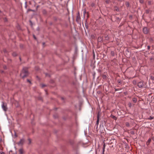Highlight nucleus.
<instances>
[{
	"instance_id": "nucleus-1",
	"label": "nucleus",
	"mask_w": 154,
	"mask_h": 154,
	"mask_svg": "<svg viewBox=\"0 0 154 154\" xmlns=\"http://www.w3.org/2000/svg\"><path fill=\"white\" fill-rule=\"evenodd\" d=\"M28 75V73L27 70L25 68H23L22 72L20 75L21 76L23 79L26 77Z\"/></svg>"
},
{
	"instance_id": "nucleus-2",
	"label": "nucleus",
	"mask_w": 154,
	"mask_h": 154,
	"mask_svg": "<svg viewBox=\"0 0 154 154\" xmlns=\"http://www.w3.org/2000/svg\"><path fill=\"white\" fill-rule=\"evenodd\" d=\"M76 21L78 24H81V18L80 16V13L79 11H78L77 14Z\"/></svg>"
},
{
	"instance_id": "nucleus-3",
	"label": "nucleus",
	"mask_w": 154,
	"mask_h": 154,
	"mask_svg": "<svg viewBox=\"0 0 154 154\" xmlns=\"http://www.w3.org/2000/svg\"><path fill=\"white\" fill-rule=\"evenodd\" d=\"M2 107L5 112H6L7 110V105L5 104L3 102H2Z\"/></svg>"
},
{
	"instance_id": "nucleus-4",
	"label": "nucleus",
	"mask_w": 154,
	"mask_h": 154,
	"mask_svg": "<svg viewBox=\"0 0 154 154\" xmlns=\"http://www.w3.org/2000/svg\"><path fill=\"white\" fill-rule=\"evenodd\" d=\"M149 29L147 27H145L143 29V32L145 34H147L149 32Z\"/></svg>"
},
{
	"instance_id": "nucleus-5",
	"label": "nucleus",
	"mask_w": 154,
	"mask_h": 154,
	"mask_svg": "<svg viewBox=\"0 0 154 154\" xmlns=\"http://www.w3.org/2000/svg\"><path fill=\"white\" fill-rule=\"evenodd\" d=\"M25 142V140L24 138H22L20 140V141L17 144L19 145H22Z\"/></svg>"
},
{
	"instance_id": "nucleus-6",
	"label": "nucleus",
	"mask_w": 154,
	"mask_h": 154,
	"mask_svg": "<svg viewBox=\"0 0 154 154\" xmlns=\"http://www.w3.org/2000/svg\"><path fill=\"white\" fill-rule=\"evenodd\" d=\"M137 86L139 88H142L143 86V82H140L137 84Z\"/></svg>"
},
{
	"instance_id": "nucleus-7",
	"label": "nucleus",
	"mask_w": 154,
	"mask_h": 154,
	"mask_svg": "<svg viewBox=\"0 0 154 154\" xmlns=\"http://www.w3.org/2000/svg\"><path fill=\"white\" fill-rule=\"evenodd\" d=\"M97 121H96V125H98V124H99V114H98L97 115Z\"/></svg>"
},
{
	"instance_id": "nucleus-8",
	"label": "nucleus",
	"mask_w": 154,
	"mask_h": 154,
	"mask_svg": "<svg viewBox=\"0 0 154 154\" xmlns=\"http://www.w3.org/2000/svg\"><path fill=\"white\" fill-rule=\"evenodd\" d=\"M125 5L127 8L131 7V5L128 2H126L125 3Z\"/></svg>"
},
{
	"instance_id": "nucleus-9",
	"label": "nucleus",
	"mask_w": 154,
	"mask_h": 154,
	"mask_svg": "<svg viewBox=\"0 0 154 154\" xmlns=\"http://www.w3.org/2000/svg\"><path fill=\"white\" fill-rule=\"evenodd\" d=\"M114 11L118 12L119 11V9L118 7H117V6H115L114 7Z\"/></svg>"
},
{
	"instance_id": "nucleus-10",
	"label": "nucleus",
	"mask_w": 154,
	"mask_h": 154,
	"mask_svg": "<svg viewBox=\"0 0 154 154\" xmlns=\"http://www.w3.org/2000/svg\"><path fill=\"white\" fill-rule=\"evenodd\" d=\"M19 152L20 154H23V150L22 149H19Z\"/></svg>"
},
{
	"instance_id": "nucleus-11",
	"label": "nucleus",
	"mask_w": 154,
	"mask_h": 154,
	"mask_svg": "<svg viewBox=\"0 0 154 154\" xmlns=\"http://www.w3.org/2000/svg\"><path fill=\"white\" fill-rule=\"evenodd\" d=\"M42 13L44 15H46L47 14V12L45 10H43L42 11Z\"/></svg>"
},
{
	"instance_id": "nucleus-12",
	"label": "nucleus",
	"mask_w": 154,
	"mask_h": 154,
	"mask_svg": "<svg viewBox=\"0 0 154 154\" xmlns=\"http://www.w3.org/2000/svg\"><path fill=\"white\" fill-rule=\"evenodd\" d=\"M151 141V139H150V138L149 139L147 142L146 143V145H148L149 144V143H150Z\"/></svg>"
},
{
	"instance_id": "nucleus-13",
	"label": "nucleus",
	"mask_w": 154,
	"mask_h": 154,
	"mask_svg": "<svg viewBox=\"0 0 154 154\" xmlns=\"http://www.w3.org/2000/svg\"><path fill=\"white\" fill-rule=\"evenodd\" d=\"M133 101L135 103H136L137 101V99L135 98H133Z\"/></svg>"
},
{
	"instance_id": "nucleus-14",
	"label": "nucleus",
	"mask_w": 154,
	"mask_h": 154,
	"mask_svg": "<svg viewBox=\"0 0 154 154\" xmlns=\"http://www.w3.org/2000/svg\"><path fill=\"white\" fill-rule=\"evenodd\" d=\"M12 54L14 57H15L17 55V54L15 52H13Z\"/></svg>"
},
{
	"instance_id": "nucleus-15",
	"label": "nucleus",
	"mask_w": 154,
	"mask_h": 154,
	"mask_svg": "<svg viewBox=\"0 0 154 154\" xmlns=\"http://www.w3.org/2000/svg\"><path fill=\"white\" fill-rule=\"evenodd\" d=\"M111 54L112 56H113L115 55V53L113 51H111Z\"/></svg>"
},
{
	"instance_id": "nucleus-16",
	"label": "nucleus",
	"mask_w": 154,
	"mask_h": 154,
	"mask_svg": "<svg viewBox=\"0 0 154 154\" xmlns=\"http://www.w3.org/2000/svg\"><path fill=\"white\" fill-rule=\"evenodd\" d=\"M3 20H4V21L5 22H8V19L6 18L5 17V18H4Z\"/></svg>"
},
{
	"instance_id": "nucleus-17",
	"label": "nucleus",
	"mask_w": 154,
	"mask_h": 154,
	"mask_svg": "<svg viewBox=\"0 0 154 154\" xmlns=\"http://www.w3.org/2000/svg\"><path fill=\"white\" fill-rule=\"evenodd\" d=\"M17 29H18V30H21V27H20V26L18 25L17 26Z\"/></svg>"
},
{
	"instance_id": "nucleus-18",
	"label": "nucleus",
	"mask_w": 154,
	"mask_h": 154,
	"mask_svg": "<svg viewBox=\"0 0 154 154\" xmlns=\"http://www.w3.org/2000/svg\"><path fill=\"white\" fill-rule=\"evenodd\" d=\"M110 2V1L109 0H106L105 1V2L107 4H109Z\"/></svg>"
},
{
	"instance_id": "nucleus-19",
	"label": "nucleus",
	"mask_w": 154,
	"mask_h": 154,
	"mask_svg": "<svg viewBox=\"0 0 154 154\" xmlns=\"http://www.w3.org/2000/svg\"><path fill=\"white\" fill-rule=\"evenodd\" d=\"M30 11H34V10H32V9H28V10H27V12H29Z\"/></svg>"
},
{
	"instance_id": "nucleus-20",
	"label": "nucleus",
	"mask_w": 154,
	"mask_h": 154,
	"mask_svg": "<svg viewBox=\"0 0 154 154\" xmlns=\"http://www.w3.org/2000/svg\"><path fill=\"white\" fill-rule=\"evenodd\" d=\"M85 26L86 29H88V24H85Z\"/></svg>"
},
{
	"instance_id": "nucleus-21",
	"label": "nucleus",
	"mask_w": 154,
	"mask_h": 154,
	"mask_svg": "<svg viewBox=\"0 0 154 154\" xmlns=\"http://www.w3.org/2000/svg\"><path fill=\"white\" fill-rule=\"evenodd\" d=\"M111 117L113 118L114 119H115V120H116V116H113V115H112L111 116Z\"/></svg>"
},
{
	"instance_id": "nucleus-22",
	"label": "nucleus",
	"mask_w": 154,
	"mask_h": 154,
	"mask_svg": "<svg viewBox=\"0 0 154 154\" xmlns=\"http://www.w3.org/2000/svg\"><path fill=\"white\" fill-rule=\"evenodd\" d=\"M105 148V144H104L103 145V150H104Z\"/></svg>"
},
{
	"instance_id": "nucleus-23",
	"label": "nucleus",
	"mask_w": 154,
	"mask_h": 154,
	"mask_svg": "<svg viewBox=\"0 0 154 154\" xmlns=\"http://www.w3.org/2000/svg\"><path fill=\"white\" fill-rule=\"evenodd\" d=\"M140 2L141 3H143L144 2L143 0H140Z\"/></svg>"
},
{
	"instance_id": "nucleus-24",
	"label": "nucleus",
	"mask_w": 154,
	"mask_h": 154,
	"mask_svg": "<svg viewBox=\"0 0 154 154\" xmlns=\"http://www.w3.org/2000/svg\"><path fill=\"white\" fill-rule=\"evenodd\" d=\"M125 124L127 126H129V123L128 122H126Z\"/></svg>"
},
{
	"instance_id": "nucleus-25",
	"label": "nucleus",
	"mask_w": 154,
	"mask_h": 154,
	"mask_svg": "<svg viewBox=\"0 0 154 154\" xmlns=\"http://www.w3.org/2000/svg\"><path fill=\"white\" fill-rule=\"evenodd\" d=\"M153 119V117H152L151 116H149V119L150 120H152Z\"/></svg>"
},
{
	"instance_id": "nucleus-26",
	"label": "nucleus",
	"mask_w": 154,
	"mask_h": 154,
	"mask_svg": "<svg viewBox=\"0 0 154 154\" xmlns=\"http://www.w3.org/2000/svg\"><path fill=\"white\" fill-rule=\"evenodd\" d=\"M45 75L46 76H48V77H50V75L49 74H48L47 73H45Z\"/></svg>"
},
{
	"instance_id": "nucleus-27",
	"label": "nucleus",
	"mask_w": 154,
	"mask_h": 154,
	"mask_svg": "<svg viewBox=\"0 0 154 154\" xmlns=\"http://www.w3.org/2000/svg\"><path fill=\"white\" fill-rule=\"evenodd\" d=\"M86 10H85V9H84L83 10V14H84V15H85V14L86 13Z\"/></svg>"
},
{
	"instance_id": "nucleus-28",
	"label": "nucleus",
	"mask_w": 154,
	"mask_h": 154,
	"mask_svg": "<svg viewBox=\"0 0 154 154\" xmlns=\"http://www.w3.org/2000/svg\"><path fill=\"white\" fill-rule=\"evenodd\" d=\"M28 140L29 141V143L30 144L31 143V141L30 139L29 138L28 139Z\"/></svg>"
},
{
	"instance_id": "nucleus-29",
	"label": "nucleus",
	"mask_w": 154,
	"mask_h": 154,
	"mask_svg": "<svg viewBox=\"0 0 154 154\" xmlns=\"http://www.w3.org/2000/svg\"><path fill=\"white\" fill-rule=\"evenodd\" d=\"M116 19L117 20H119V21H120L121 20V19L119 17H116Z\"/></svg>"
},
{
	"instance_id": "nucleus-30",
	"label": "nucleus",
	"mask_w": 154,
	"mask_h": 154,
	"mask_svg": "<svg viewBox=\"0 0 154 154\" xmlns=\"http://www.w3.org/2000/svg\"><path fill=\"white\" fill-rule=\"evenodd\" d=\"M20 48H23V45H21H21H20Z\"/></svg>"
},
{
	"instance_id": "nucleus-31",
	"label": "nucleus",
	"mask_w": 154,
	"mask_h": 154,
	"mask_svg": "<svg viewBox=\"0 0 154 154\" xmlns=\"http://www.w3.org/2000/svg\"><path fill=\"white\" fill-rule=\"evenodd\" d=\"M1 154H5V153L3 152H2L0 153Z\"/></svg>"
},
{
	"instance_id": "nucleus-32",
	"label": "nucleus",
	"mask_w": 154,
	"mask_h": 154,
	"mask_svg": "<svg viewBox=\"0 0 154 154\" xmlns=\"http://www.w3.org/2000/svg\"><path fill=\"white\" fill-rule=\"evenodd\" d=\"M151 79H152V80H154V77H152V76H151Z\"/></svg>"
},
{
	"instance_id": "nucleus-33",
	"label": "nucleus",
	"mask_w": 154,
	"mask_h": 154,
	"mask_svg": "<svg viewBox=\"0 0 154 154\" xmlns=\"http://www.w3.org/2000/svg\"><path fill=\"white\" fill-rule=\"evenodd\" d=\"M104 151H105V150H103L102 154H104Z\"/></svg>"
},
{
	"instance_id": "nucleus-34",
	"label": "nucleus",
	"mask_w": 154,
	"mask_h": 154,
	"mask_svg": "<svg viewBox=\"0 0 154 154\" xmlns=\"http://www.w3.org/2000/svg\"><path fill=\"white\" fill-rule=\"evenodd\" d=\"M148 49L149 50L150 49V46H147Z\"/></svg>"
},
{
	"instance_id": "nucleus-35",
	"label": "nucleus",
	"mask_w": 154,
	"mask_h": 154,
	"mask_svg": "<svg viewBox=\"0 0 154 154\" xmlns=\"http://www.w3.org/2000/svg\"><path fill=\"white\" fill-rule=\"evenodd\" d=\"M27 81L28 82H29V83H30V81L28 79H27Z\"/></svg>"
},
{
	"instance_id": "nucleus-36",
	"label": "nucleus",
	"mask_w": 154,
	"mask_h": 154,
	"mask_svg": "<svg viewBox=\"0 0 154 154\" xmlns=\"http://www.w3.org/2000/svg\"><path fill=\"white\" fill-rule=\"evenodd\" d=\"M25 3H26V5L25 6V7L26 8V7H27L26 2Z\"/></svg>"
},
{
	"instance_id": "nucleus-37",
	"label": "nucleus",
	"mask_w": 154,
	"mask_h": 154,
	"mask_svg": "<svg viewBox=\"0 0 154 154\" xmlns=\"http://www.w3.org/2000/svg\"><path fill=\"white\" fill-rule=\"evenodd\" d=\"M118 82L119 83H121V81H119V80H118Z\"/></svg>"
},
{
	"instance_id": "nucleus-38",
	"label": "nucleus",
	"mask_w": 154,
	"mask_h": 154,
	"mask_svg": "<svg viewBox=\"0 0 154 154\" xmlns=\"http://www.w3.org/2000/svg\"><path fill=\"white\" fill-rule=\"evenodd\" d=\"M146 12L147 13H149V11H146Z\"/></svg>"
},
{
	"instance_id": "nucleus-39",
	"label": "nucleus",
	"mask_w": 154,
	"mask_h": 154,
	"mask_svg": "<svg viewBox=\"0 0 154 154\" xmlns=\"http://www.w3.org/2000/svg\"><path fill=\"white\" fill-rule=\"evenodd\" d=\"M98 125H96V129H97L98 128Z\"/></svg>"
},
{
	"instance_id": "nucleus-40",
	"label": "nucleus",
	"mask_w": 154,
	"mask_h": 154,
	"mask_svg": "<svg viewBox=\"0 0 154 154\" xmlns=\"http://www.w3.org/2000/svg\"><path fill=\"white\" fill-rule=\"evenodd\" d=\"M44 86H45V85H42V87H44Z\"/></svg>"
},
{
	"instance_id": "nucleus-41",
	"label": "nucleus",
	"mask_w": 154,
	"mask_h": 154,
	"mask_svg": "<svg viewBox=\"0 0 154 154\" xmlns=\"http://www.w3.org/2000/svg\"><path fill=\"white\" fill-rule=\"evenodd\" d=\"M15 136L16 137H17V136L16 135V133H15Z\"/></svg>"
},
{
	"instance_id": "nucleus-42",
	"label": "nucleus",
	"mask_w": 154,
	"mask_h": 154,
	"mask_svg": "<svg viewBox=\"0 0 154 154\" xmlns=\"http://www.w3.org/2000/svg\"><path fill=\"white\" fill-rule=\"evenodd\" d=\"M33 37H34V38H36V37H35V35H33Z\"/></svg>"
},
{
	"instance_id": "nucleus-43",
	"label": "nucleus",
	"mask_w": 154,
	"mask_h": 154,
	"mask_svg": "<svg viewBox=\"0 0 154 154\" xmlns=\"http://www.w3.org/2000/svg\"><path fill=\"white\" fill-rule=\"evenodd\" d=\"M42 44H43V45H45V42H43Z\"/></svg>"
},
{
	"instance_id": "nucleus-44",
	"label": "nucleus",
	"mask_w": 154,
	"mask_h": 154,
	"mask_svg": "<svg viewBox=\"0 0 154 154\" xmlns=\"http://www.w3.org/2000/svg\"><path fill=\"white\" fill-rule=\"evenodd\" d=\"M148 4H150V2H148Z\"/></svg>"
},
{
	"instance_id": "nucleus-45",
	"label": "nucleus",
	"mask_w": 154,
	"mask_h": 154,
	"mask_svg": "<svg viewBox=\"0 0 154 154\" xmlns=\"http://www.w3.org/2000/svg\"><path fill=\"white\" fill-rule=\"evenodd\" d=\"M152 139L153 140H154V137H153V138H152Z\"/></svg>"
},
{
	"instance_id": "nucleus-46",
	"label": "nucleus",
	"mask_w": 154,
	"mask_h": 154,
	"mask_svg": "<svg viewBox=\"0 0 154 154\" xmlns=\"http://www.w3.org/2000/svg\"><path fill=\"white\" fill-rule=\"evenodd\" d=\"M61 99L62 100H64V98L63 97H62Z\"/></svg>"
},
{
	"instance_id": "nucleus-47",
	"label": "nucleus",
	"mask_w": 154,
	"mask_h": 154,
	"mask_svg": "<svg viewBox=\"0 0 154 154\" xmlns=\"http://www.w3.org/2000/svg\"><path fill=\"white\" fill-rule=\"evenodd\" d=\"M129 106H131V103L130 104V105H129Z\"/></svg>"
},
{
	"instance_id": "nucleus-48",
	"label": "nucleus",
	"mask_w": 154,
	"mask_h": 154,
	"mask_svg": "<svg viewBox=\"0 0 154 154\" xmlns=\"http://www.w3.org/2000/svg\"><path fill=\"white\" fill-rule=\"evenodd\" d=\"M91 37L93 38V36H94L93 35H91Z\"/></svg>"
},
{
	"instance_id": "nucleus-49",
	"label": "nucleus",
	"mask_w": 154,
	"mask_h": 154,
	"mask_svg": "<svg viewBox=\"0 0 154 154\" xmlns=\"http://www.w3.org/2000/svg\"><path fill=\"white\" fill-rule=\"evenodd\" d=\"M20 60H21V59L20 57Z\"/></svg>"
},
{
	"instance_id": "nucleus-50",
	"label": "nucleus",
	"mask_w": 154,
	"mask_h": 154,
	"mask_svg": "<svg viewBox=\"0 0 154 154\" xmlns=\"http://www.w3.org/2000/svg\"><path fill=\"white\" fill-rule=\"evenodd\" d=\"M13 154H17V153H14Z\"/></svg>"
},
{
	"instance_id": "nucleus-51",
	"label": "nucleus",
	"mask_w": 154,
	"mask_h": 154,
	"mask_svg": "<svg viewBox=\"0 0 154 154\" xmlns=\"http://www.w3.org/2000/svg\"><path fill=\"white\" fill-rule=\"evenodd\" d=\"M60 0L61 1H62V0Z\"/></svg>"
}]
</instances>
